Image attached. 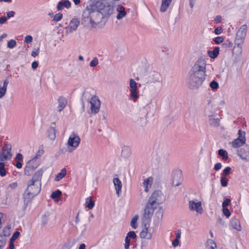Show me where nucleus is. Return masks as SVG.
Instances as JSON below:
<instances>
[{
    "mask_svg": "<svg viewBox=\"0 0 249 249\" xmlns=\"http://www.w3.org/2000/svg\"><path fill=\"white\" fill-rule=\"evenodd\" d=\"M62 194L61 191L57 190L53 192L51 195V197L56 201H58L60 199V196Z\"/></svg>",
    "mask_w": 249,
    "mask_h": 249,
    "instance_id": "nucleus-33",
    "label": "nucleus"
},
{
    "mask_svg": "<svg viewBox=\"0 0 249 249\" xmlns=\"http://www.w3.org/2000/svg\"><path fill=\"white\" fill-rule=\"evenodd\" d=\"M62 18H63V14L60 13H58L57 14H56L53 16V20L54 21H59L60 20H61L62 19Z\"/></svg>",
    "mask_w": 249,
    "mask_h": 249,
    "instance_id": "nucleus-46",
    "label": "nucleus"
},
{
    "mask_svg": "<svg viewBox=\"0 0 249 249\" xmlns=\"http://www.w3.org/2000/svg\"><path fill=\"white\" fill-rule=\"evenodd\" d=\"M182 182V172L181 171H176L172 176V184L175 186L179 185Z\"/></svg>",
    "mask_w": 249,
    "mask_h": 249,
    "instance_id": "nucleus-15",
    "label": "nucleus"
},
{
    "mask_svg": "<svg viewBox=\"0 0 249 249\" xmlns=\"http://www.w3.org/2000/svg\"><path fill=\"white\" fill-rule=\"evenodd\" d=\"M11 150L12 145L8 143H4L2 151L0 153V161H4L10 160L13 156Z\"/></svg>",
    "mask_w": 249,
    "mask_h": 249,
    "instance_id": "nucleus-7",
    "label": "nucleus"
},
{
    "mask_svg": "<svg viewBox=\"0 0 249 249\" xmlns=\"http://www.w3.org/2000/svg\"><path fill=\"white\" fill-rule=\"evenodd\" d=\"M163 211V209L161 207H159L155 213V215L159 221H161L162 218Z\"/></svg>",
    "mask_w": 249,
    "mask_h": 249,
    "instance_id": "nucleus-36",
    "label": "nucleus"
},
{
    "mask_svg": "<svg viewBox=\"0 0 249 249\" xmlns=\"http://www.w3.org/2000/svg\"><path fill=\"white\" fill-rule=\"evenodd\" d=\"M98 64V59L97 57H94L90 62V66L91 67H94L96 66Z\"/></svg>",
    "mask_w": 249,
    "mask_h": 249,
    "instance_id": "nucleus-52",
    "label": "nucleus"
},
{
    "mask_svg": "<svg viewBox=\"0 0 249 249\" xmlns=\"http://www.w3.org/2000/svg\"><path fill=\"white\" fill-rule=\"evenodd\" d=\"M37 159H35L34 157L30 160L26 164L29 165L30 167L36 169L37 167L39 166V162L36 161Z\"/></svg>",
    "mask_w": 249,
    "mask_h": 249,
    "instance_id": "nucleus-35",
    "label": "nucleus"
},
{
    "mask_svg": "<svg viewBox=\"0 0 249 249\" xmlns=\"http://www.w3.org/2000/svg\"><path fill=\"white\" fill-rule=\"evenodd\" d=\"M231 201V199L229 198H226L225 199L222 204V207L226 208V207L230 204Z\"/></svg>",
    "mask_w": 249,
    "mask_h": 249,
    "instance_id": "nucleus-56",
    "label": "nucleus"
},
{
    "mask_svg": "<svg viewBox=\"0 0 249 249\" xmlns=\"http://www.w3.org/2000/svg\"><path fill=\"white\" fill-rule=\"evenodd\" d=\"M6 243V238L4 236L0 235V249H2Z\"/></svg>",
    "mask_w": 249,
    "mask_h": 249,
    "instance_id": "nucleus-43",
    "label": "nucleus"
},
{
    "mask_svg": "<svg viewBox=\"0 0 249 249\" xmlns=\"http://www.w3.org/2000/svg\"><path fill=\"white\" fill-rule=\"evenodd\" d=\"M15 12L13 11H9L7 13V18H10L15 16Z\"/></svg>",
    "mask_w": 249,
    "mask_h": 249,
    "instance_id": "nucleus-62",
    "label": "nucleus"
},
{
    "mask_svg": "<svg viewBox=\"0 0 249 249\" xmlns=\"http://www.w3.org/2000/svg\"><path fill=\"white\" fill-rule=\"evenodd\" d=\"M6 174V170L4 168H0V176L1 177H4Z\"/></svg>",
    "mask_w": 249,
    "mask_h": 249,
    "instance_id": "nucleus-64",
    "label": "nucleus"
},
{
    "mask_svg": "<svg viewBox=\"0 0 249 249\" xmlns=\"http://www.w3.org/2000/svg\"><path fill=\"white\" fill-rule=\"evenodd\" d=\"M33 41V37L31 36L30 35H28L25 38V42L27 43V44H29L31 42H32Z\"/></svg>",
    "mask_w": 249,
    "mask_h": 249,
    "instance_id": "nucleus-59",
    "label": "nucleus"
},
{
    "mask_svg": "<svg viewBox=\"0 0 249 249\" xmlns=\"http://www.w3.org/2000/svg\"><path fill=\"white\" fill-rule=\"evenodd\" d=\"M17 45L16 41L15 40L11 39L8 41L7 42V47L9 48L13 49Z\"/></svg>",
    "mask_w": 249,
    "mask_h": 249,
    "instance_id": "nucleus-47",
    "label": "nucleus"
},
{
    "mask_svg": "<svg viewBox=\"0 0 249 249\" xmlns=\"http://www.w3.org/2000/svg\"><path fill=\"white\" fill-rule=\"evenodd\" d=\"M231 170V168L230 167H229V166L227 167L223 170V174H222V176L226 177L227 175H228L230 174Z\"/></svg>",
    "mask_w": 249,
    "mask_h": 249,
    "instance_id": "nucleus-54",
    "label": "nucleus"
},
{
    "mask_svg": "<svg viewBox=\"0 0 249 249\" xmlns=\"http://www.w3.org/2000/svg\"><path fill=\"white\" fill-rule=\"evenodd\" d=\"M18 186V183L17 182H13V183H10L7 188V191H6V193H7L8 192H9L10 191V190H13V189H16Z\"/></svg>",
    "mask_w": 249,
    "mask_h": 249,
    "instance_id": "nucleus-45",
    "label": "nucleus"
},
{
    "mask_svg": "<svg viewBox=\"0 0 249 249\" xmlns=\"http://www.w3.org/2000/svg\"><path fill=\"white\" fill-rule=\"evenodd\" d=\"M113 4L98 1L94 6H88L83 12L81 24L86 27L94 28L98 25H105L113 14Z\"/></svg>",
    "mask_w": 249,
    "mask_h": 249,
    "instance_id": "nucleus-1",
    "label": "nucleus"
},
{
    "mask_svg": "<svg viewBox=\"0 0 249 249\" xmlns=\"http://www.w3.org/2000/svg\"><path fill=\"white\" fill-rule=\"evenodd\" d=\"M144 227L143 229L140 232V237L142 238H146L150 239L152 237V232L151 230L149 229V226L143 225Z\"/></svg>",
    "mask_w": 249,
    "mask_h": 249,
    "instance_id": "nucleus-18",
    "label": "nucleus"
},
{
    "mask_svg": "<svg viewBox=\"0 0 249 249\" xmlns=\"http://www.w3.org/2000/svg\"><path fill=\"white\" fill-rule=\"evenodd\" d=\"M130 88V96L133 98V101L135 102L139 98V95L137 92V83L133 79H131L129 82Z\"/></svg>",
    "mask_w": 249,
    "mask_h": 249,
    "instance_id": "nucleus-12",
    "label": "nucleus"
},
{
    "mask_svg": "<svg viewBox=\"0 0 249 249\" xmlns=\"http://www.w3.org/2000/svg\"><path fill=\"white\" fill-rule=\"evenodd\" d=\"M39 53V48L38 47L36 49H35L34 51L32 52L31 55L33 57H36L38 55Z\"/></svg>",
    "mask_w": 249,
    "mask_h": 249,
    "instance_id": "nucleus-58",
    "label": "nucleus"
},
{
    "mask_svg": "<svg viewBox=\"0 0 249 249\" xmlns=\"http://www.w3.org/2000/svg\"><path fill=\"white\" fill-rule=\"evenodd\" d=\"M230 224L233 228L236 229L237 231H241L242 228L240 221L238 219L235 217L232 218L231 220Z\"/></svg>",
    "mask_w": 249,
    "mask_h": 249,
    "instance_id": "nucleus-23",
    "label": "nucleus"
},
{
    "mask_svg": "<svg viewBox=\"0 0 249 249\" xmlns=\"http://www.w3.org/2000/svg\"><path fill=\"white\" fill-rule=\"evenodd\" d=\"M126 237H128V238H132V239H135L137 237V235L135 231H129L126 236Z\"/></svg>",
    "mask_w": 249,
    "mask_h": 249,
    "instance_id": "nucleus-49",
    "label": "nucleus"
},
{
    "mask_svg": "<svg viewBox=\"0 0 249 249\" xmlns=\"http://www.w3.org/2000/svg\"><path fill=\"white\" fill-rule=\"evenodd\" d=\"M219 52V48L215 47L213 50L208 51V54L211 58H215L218 56Z\"/></svg>",
    "mask_w": 249,
    "mask_h": 249,
    "instance_id": "nucleus-31",
    "label": "nucleus"
},
{
    "mask_svg": "<svg viewBox=\"0 0 249 249\" xmlns=\"http://www.w3.org/2000/svg\"><path fill=\"white\" fill-rule=\"evenodd\" d=\"M48 137L52 140H53L56 137V129L55 124L53 123L48 129Z\"/></svg>",
    "mask_w": 249,
    "mask_h": 249,
    "instance_id": "nucleus-21",
    "label": "nucleus"
},
{
    "mask_svg": "<svg viewBox=\"0 0 249 249\" xmlns=\"http://www.w3.org/2000/svg\"><path fill=\"white\" fill-rule=\"evenodd\" d=\"M249 147H244L237 150V155L243 160H248L249 153Z\"/></svg>",
    "mask_w": 249,
    "mask_h": 249,
    "instance_id": "nucleus-20",
    "label": "nucleus"
},
{
    "mask_svg": "<svg viewBox=\"0 0 249 249\" xmlns=\"http://www.w3.org/2000/svg\"><path fill=\"white\" fill-rule=\"evenodd\" d=\"M130 239L125 237L124 247L125 249H128L130 246Z\"/></svg>",
    "mask_w": 249,
    "mask_h": 249,
    "instance_id": "nucleus-55",
    "label": "nucleus"
},
{
    "mask_svg": "<svg viewBox=\"0 0 249 249\" xmlns=\"http://www.w3.org/2000/svg\"><path fill=\"white\" fill-rule=\"evenodd\" d=\"M205 80V77H188L187 84L189 89H198Z\"/></svg>",
    "mask_w": 249,
    "mask_h": 249,
    "instance_id": "nucleus-6",
    "label": "nucleus"
},
{
    "mask_svg": "<svg viewBox=\"0 0 249 249\" xmlns=\"http://www.w3.org/2000/svg\"><path fill=\"white\" fill-rule=\"evenodd\" d=\"M44 170L43 169H40L37 170L33 175L32 179L30 181L31 183H41L40 181L43 173Z\"/></svg>",
    "mask_w": 249,
    "mask_h": 249,
    "instance_id": "nucleus-17",
    "label": "nucleus"
},
{
    "mask_svg": "<svg viewBox=\"0 0 249 249\" xmlns=\"http://www.w3.org/2000/svg\"><path fill=\"white\" fill-rule=\"evenodd\" d=\"M131 153V148L128 146H124L122 147L121 156L124 158H128Z\"/></svg>",
    "mask_w": 249,
    "mask_h": 249,
    "instance_id": "nucleus-26",
    "label": "nucleus"
},
{
    "mask_svg": "<svg viewBox=\"0 0 249 249\" xmlns=\"http://www.w3.org/2000/svg\"><path fill=\"white\" fill-rule=\"evenodd\" d=\"M90 103V109L91 112L94 114L97 113L100 109L101 102L98 96L94 95L89 101Z\"/></svg>",
    "mask_w": 249,
    "mask_h": 249,
    "instance_id": "nucleus-9",
    "label": "nucleus"
},
{
    "mask_svg": "<svg viewBox=\"0 0 249 249\" xmlns=\"http://www.w3.org/2000/svg\"><path fill=\"white\" fill-rule=\"evenodd\" d=\"M67 170L65 168H63L61 172L58 173L56 176L54 180L56 181H59L60 179H62L66 175Z\"/></svg>",
    "mask_w": 249,
    "mask_h": 249,
    "instance_id": "nucleus-34",
    "label": "nucleus"
},
{
    "mask_svg": "<svg viewBox=\"0 0 249 249\" xmlns=\"http://www.w3.org/2000/svg\"><path fill=\"white\" fill-rule=\"evenodd\" d=\"M49 215L48 214L44 213L41 217V226L45 227L48 222Z\"/></svg>",
    "mask_w": 249,
    "mask_h": 249,
    "instance_id": "nucleus-37",
    "label": "nucleus"
},
{
    "mask_svg": "<svg viewBox=\"0 0 249 249\" xmlns=\"http://www.w3.org/2000/svg\"><path fill=\"white\" fill-rule=\"evenodd\" d=\"M209 123L211 126L218 127L220 125V120L218 118H214L213 116H211Z\"/></svg>",
    "mask_w": 249,
    "mask_h": 249,
    "instance_id": "nucleus-29",
    "label": "nucleus"
},
{
    "mask_svg": "<svg viewBox=\"0 0 249 249\" xmlns=\"http://www.w3.org/2000/svg\"><path fill=\"white\" fill-rule=\"evenodd\" d=\"M222 211L227 217H229L231 216V213L227 208H223Z\"/></svg>",
    "mask_w": 249,
    "mask_h": 249,
    "instance_id": "nucleus-53",
    "label": "nucleus"
},
{
    "mask_svg": "<svg viewBox=\"0 0 249 249\" xmlns=\"http://www.w3.org/2000/svg\"><path fill=\"white\" fill-rule=\"evenodd\" d=\"M71 6V3L68 0H64V1H59L58 3V5L57 6V8L58 10L61 11L62 10L64 7H66L67 8H69Z\"/></svg>",
    "mask_w": 249,
    "mask_h": 249,
    "instance_id": "nucleus-25",
    "label": "nucleus"
},
{
    "mask_svg": "<svg viewBox=\"0 0 249 249\" xmlns=\"http://www.w3.org/2000/svg\"><path fill=\"white\" fill-rule=\"evenodd\" d=\"M210 86L213 89H216L218 88V83L213 80L210 83Z\"/></svg>",
    "mask_w": 249,
    "mask_h": 249,
    "instance_id": "nucleus-51",
    "label": "nucleus"
},
{
    "mask_svg": "<svg viewBox=\"0 0 249 249\" xmlns=\"http://www.w3.org/2000/svg\"><path fill=\"white\" fill-rule=\"evenodd\" d=\"M153 183V178L151 177H148L146 180H144L143 185L144 186V191L147 192L149 190V186L150 187Z\"/></svg>",
    "mask_w": 249,
    "mask_h": 249,
    "instance_id": "nucleus-28",
    "label": "nucleus"
},
{
    "mask_svg": "<svg viewBox=\"0 0 249 249\" xmlns=\"http://www.w3.org/2000/svg\"><path fill=\"white\" fill-rule=\"evenodd\" d=\"M58 110L59 111H61L66 106L67 101L65 97H60L58 99Z\"/></svg>",
    "mask_w": 249,
    "mask_h": 249,
    "instance_id": "nucleus-24",
    "label": "nucleus"
},
{
    "mask_svg": "<svg viewBox=\"0 0 249 249\" xmlns=\"http://www.w3.org/2000/svg\"><path fill=\"white\" fill-rule=\"evenodd\" d=\"M247 30V25L246 24H244L241 26L236 34L235 38V41L237 44H239L242 42L243 39L246 36Z\"/></svg>",
    "mask_w": 249,
    "mask_h": 249,
    "instance_id": "nucleus-11",
    "label": "nucleus"
},
{
    "mask_svg": "<svg viewBox=\"0 0 249 249\" xmlns=\"http://www.w3.org/2000/svg\"><path fill=\"white\" fill-rule=\"evenodd\" d=\"M207 246L208 247H210V249H213L214 248L215 249V248L217 247L216 243L215 242L212 240V239H208L207 241Z\"/></svg>",
    "mask_w": 249,
    "mask_h": 249,
    "instance_id": "nucleus-42",
    "label": "nucleus"
},
{
    "mask_svg": "<svg viewBox=\"0 0 249 249\" xmlns=\"http://www.w3.org/2000/svg\"><path fill=\"white\" fill-rule=\"evenodd\" d=\"M165 200V196L160 190L154 191L149 197L148 203L156 208L157 206L162 204Z\"/></svg>",
    "mask_w": 249,
    "mask_h": 249,
    "instance_id": "nucleus-4",
    "label": "nucleus"
},
{
    "mask_svg": "<svg viewBox=\"0 0 249 249\" xmlns=\"http://www.w3.org/2000/svg\"><path fill=\"white\" fill-rule=\"evenodd\" d=\"M222 31V29L221 27H217L214 29V33L216 35H220Z\"/></svg>",
    "mask_w": 249,
    "mask_h": 249,
    "instance_id": "nucleus-61",
    "label": "nucleus"
},
{
    "mask_svg": "<svg viewBox=\"0 0 249 249\" xmlns=\"http://www.w3.org/2000/svg\"><path fill=\"white\" fill-rule=\"evenodd\" d=\"M222 167V164L220 162H218V163H217L215 165H214V169L216 171H218L219 170H220Z\"/></svg>",
    "mask_w": 249,
    "mask_h": 249,
    "instance_id": "nucleus-63",
    "label": "nucleus"
},
{
    "mask_svg": "<svg viewBox=\"0 0 249 249\" xmlns=\"http://www.w3.org/2000/svg\"><path fill=\"white\" fill-rule=\"evenodd\" d=\"M116 11L118 12V14L116 16V18L117 19H121L126 15L125 8L122 5L117 6Z\"/></svg>",
    "mask_w": 249,
    "mask_h": 249,
    "instance_id": "nucleus-19",
    "label": "nucleus"
},
{
    "mask_svg": "<svg viewBox=\"0 0 249 249\" xmlns=\"http://www.w3.org/2000/svg\"><path fill=\"white\" fill-rule=\"evenodd\" d=\"M172 0H162L160 11L165 12L167 10Z\"/></svg>",
    "mask_w": 249,
    "mask_h": 249,
    "instance_id": "nucleus-30",
    "label": "nucleus"
},
{
    "mask_svg": "<svg viewBox=\"0 0 249 249\" xmlns=\"http://www.w3.org/2000/svg\"><path fill=\"white\" fill-rule=\"evenodd\" d=\"M80 141L81 139L79 136L74 133H72L69 137L67 144L69 146L75 149L79 145Z\"/></svg>",
    "mask_w": 249,
    "mask_h": 249,
    "instance_id": "nucleus-10",
    "label": "nucleus"
},
{
    "mask_svg": "<svg viewBox=\"0 0 249 249\" xmlns=\"http://www.w3.org/2000/svg\"><path fill=\"white\" fill-rule=\"evenodd\" d=\"M223 41H224V38L222 36H217L214 40V41L217 44L223 42Z\"/></svg>",
    "mask_w": 249,
    "mask_h": 249,
    "instance_id": "nucleus-57",
    "label": "nucleus"
},
{
    "mask_svg": "<svg viewBox=\"0 0 249 249\" xmlns=\"http://www.w3.org/2000/svg\"><path fill=\"white\" fill-rule=\"evenodd\" d=\"M218 155L222 157V159L224 160H226L228 159V155L227 152L222 149H220L218 151Z\"/></svg>",
    "mask_w": 249,
    "mask_h": 249,
    "instance_id": "nucleus-38",
    "label": "nucleus"
},
{
    "mask_svg": "<svg viewBox=\"0 0 249 249\" xmlns=\"http://www.w3.org/2000/svg\"><path fill=\"white\" fill-rule=\"evenodd\" d=\"M189 207L191 211H196L200 214H201L203 211L200 201L196 202L194 200H191L189 202Z\"/></svg>",
    "mask_w": 249,
    "mask_h": 249,
    "instance_id": "nucleus-14",
    "label": "nucleus"
},
{
    "mask_svg": "<svg viewBox=\"0 0 249 249\" xmlns=\"http://www.w3.org/2000/svg\"><path fill=\"white\" fill-rule=\"evenodd\" d=\"M139 218V215L138 214L135 215L131 219L130 225L133 229H136L138 227L137 222Z\"/></svg>",
    "mask_w": 249,
    "mask_h": 249,
    "instance_id": "nucleus-40",
    "label": "nucleus"
},
{
    "mask_svg": "<svg viewBox=\"0 0 249 249\" xmlns=\"http://www.w3.org/2000/svg\"><path fill=\"white\" fill-rule=\"evenodd\" d=\"M16 160H17L18 161H22V160H23L22 155L19 153H18L16 156Z\"/></svg>",
    "mask_w": 249,
    "mask_h": 249,
    "instance_id": "nucleus-60",
    "label": "nucleus"
},
{
    "mask_svg": "<svg viewBox=\"0 0 249 249\" xmlns=\"http://www.w3.org/2000/svg\"><path fill=\"white\" fill-rule=\"evenodd\" d=\"M206 61L202 58H199L190 70L188 77H206Z\"/></svg>",
    "mask_w": 249,
    "mask_h": 249,
    "instance_id": "nucleus-2",
    "label": "nucleus"
},
{
    "mask_svg": "<svg viewBox=\"0 0 249 249\" xmlns=\"http://www.w3.org/2000/svg\"><path fill=\"white\" fill-rule=\"evenodd\" d=\"M155 208H156L155 207L149 204L148 202L146 203L142 217V225H145V226H149Z\"/></svg>",
    "mask_w": 249,
    "mask_h": 249,
    "instance_id": "nucleus-5",
    "label": "nucleus"
},
{
    "mask_svg": "<svg viewBox=\"0 0 249 249\" xmlns=\"http://www.w3.org/2000/svg\"><path fill=\"white\" fill-rule=\"evenodd\" d=\"M238 137L233 140L232 142V147L233 148H238L244 144L246 141L245 137L246 133L244 131L241 130H238Z\"/></svg>",
    "mask_w": 249,
    "mask_h": 249,
    "instance_id": "nucleus-8",
    "label": "nucleus"
},
{
    "mask_svg": "<svg viewBox=\"0 0 249 249\" xmlns=\"http://www.w3.org/2000/svg\"><path fill=\"white\" fill-rule=\"evenodd\" d=\"M72 225H73V226L76 228L77 230L79 229L82 233L84 232L86 230V225L85 224H80L78 226H77L76 225H74L73 224H72Z\"/></svg>",
    "mask_w": 249,
    "mask_h": 249,
    "instance_id": "nucleus-41",
    "label": "nucleus"
},
{
    "mask_svg": "<svg viewBox=\"0 0 249 249\" xmlns=\"http://www.w3.org/2000/svg\"><path fill=\"white\" fill-rule=\"evenodd\" d=\"M44 153V150L42 147H40L38 151L37 152L36 155L34 157V158L37 159L38 157H41Z\"/></svg>",
    "mask_w": 249,
    "mask_h": 249,
    "instance_id": "nucleus-44",
    "label": "nucleus"
},
{
    "mask_svg": "<svg viewBox=\"0 0 249 249\" xmlns=\"http://www.w3.org/2000/svg\"><path fill=\"white\" fill-rule=\"evenodd\" d=\"M113 182L115 186V189L116 191V194L118 196L119 195V193L121 192V189L122 187V184L121 180L118 178H113Z\"/></svg>",
    "mask_w": 249,
    "mask_h": 249,
    "instance_id": "nucleus-22",
    "label": "nucleus"
},
{
    "mask_svg": "<svg viewBox=\"0 0 249 249\" xmlns=\"http://www.w3.org/2000/svg\"><path fill=\"white\" fill-rule=\"evenodd\" d=\"M220 183L223 187H226L228 185V180L226 177L222 176L220 178Z\"/></svg>",
    "mask_w": 249,
    "mask_h": 249,
    "instance_id": "nucleus-48",
    "label": "nucleus"
},
{
    "mask_svg": "<svg viewBox=\"0 0 249 249\" xmlns=\"http://www.w3.org/2000/svg\"><path fill=\"white\" fill-rule=\"evenodd\" d=\"M80 24V21L76 18H73L70 21L69 25L66 27V33L71 34L75 31Z\"/></svg>",
    "mask_w": 249,
    "mask_h": 249,
    "instance_id": "nucleus-13",
    "label": "nucleus"
},
{
    "mask_svg": "<svg viewBox=\"0 0 249 249\" xmlns=\"http://www.w3.org/2000/svg\"><path fill=\"white\" fill-rule=\"evenodd\" d=\"M40 191L41 183H31V181H29L23 195L24 202L27 204L29 203L32 198L39 193Z\"/></svg>",
    "mask_w": 249,
    "mask_h": 249,
    "instance_id": "nucleus-3",
    "label": "nucleus"
},
{
    "mask_svg": "<svg viewBox=\"0 0 249 249\" xmlns=\"http://www.w3.org/2000/svg\"><path fill=\"white\" fill-rule=\"evenodd\" d=\"M149 81L150 82H161L162 77L160 74L156 71H151L149 75Z\"/></svg>",
    "mask_w": 249,
    "mask_h": 249,
    "instance_id": "nucleus-16",
    "label": "nucleus"
},
{
    "mask_svg": "<svg viewBox=\"0 0 249 249\" xmlns=\"http://www.w3.org/2000/svg\"><path fill=\"white\" fill-rule=\"evenodd\" d=\"M35 170V169L26 164L24 168V174L26 176H30Z\"/></svg>",
    "mask_w": 249,
    "mask_h": 249,
    "instance_id": "nucleus-39",
    "label": "nucleus"
},
{
    "mask_svg": "<svg viewBox=\"0 0 249 249\" xmlns=\"http://www.w3.org/2000/svg\"><path fill=\"white\" fill-rule=\"evenodd\" d=\"M9 83V81L6 79L3 81V86H0V99L2 98L5 94L7 90V87Z\"/></svg>",
    "mask_w": 249,
    "mask_h": 249,
    "instance_id": "nucleus-27",
    "label": "nucleus"
},
{
    "mask_svg": "<svg viewBox=\"0 0 249 249\" xmlns=\"http://www.w3.org/2000/svg\"><path fill=\"white\" fill-rule=\"evenodd\" d=\"M19 235L20 232L18 231H16L11 237L10 241H15L19 237Z\"/></svg>",
    "mask_w": 249,
    "mask_h": 249,
    "instance_id": "nucleus-50",
    "label": "nucleus"
},
{
    "mask_svg": "<svg viewBox=\"0 0 249 249\" xmlns=\"http://www.w3.org/2000/svg\"><path fill=\"white\" fill-rule=\"evenodd\" d=\"M85 205L89 209H92L95 205L94 201L93 200L91 197H87L86 199Z\"/></svg>",
    "mask_w": 249,
    "mask_h": 249,
    "instance_id": "nucleus-32",
    "label": "nucleus"
}]
</instances>
